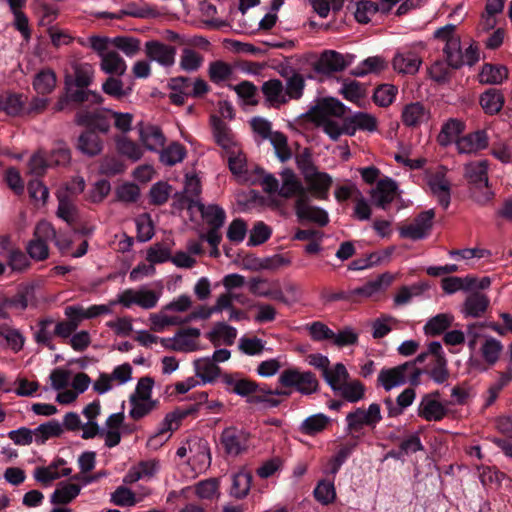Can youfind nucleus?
Instances as JSON below:
<instances>
[{"instance_id": "nucleus-1", "label": "nucleus", "mask_w": 512, "mask_h": 512, "mask_svg": "<svg viewBox=\"0 0 512 512\" xmlns=\"http://www.w3.org/2000/svg\"><path fill=\"white\" fill-rule=\"evenodd\" d=\"M71 69L72 71L65 75V86L71 100L101 104L102 96L97 92L86 89L93 82L94 67L89 63L73 61Z\"/></svg>"}, {"instance_id": "nucleus-2", "label": "nucleus", "mask_w": 512, "mask_h": 512, "mask_svg": "<svg viewBox=\"0 0 512 512\" xmlns=\"http://www.w3.org/2000/svg\"><path fill=\"white\" fill-rule=\"evenodd\" d=\"M262 179L260 184L263 190L269 194H277L278 196L290 199H300L306 195V189L298 175L290 168H285L280 172V181L272 174H266L264 170H259Z\"/></svg>"}, {"instance_id": "nucleus-3", "label": "nucleus", "mask_w": 512, "mask_h": 512, "mask_svg": "<svg viewBox=\"0 0 512 512\" xmlns=\"http://www.w3.org/2000/svg\"><path fill=\"white\" fill-rule=\"evenodd\" d=\"M434 35L445 42L443 51L452 68H458L464 64L472 65L477 61V50L472 45L466 49L465 53L462 52L460 38L455 34L454 25L439 28Z\"/></svg>"}, {"instance_id": "nucleus-4", "label": "nucleus", "mask_w": 512, "mask_h": 512, "mask_svg": "<svg viewBox=\"0 0 512 512\" xmlns=\"http://www.w3.org/2000/svg\"><path fill=\"white\" fill-rule=\"evenodd\" d=\"M422 374L423 371L415 365V362L409 361L395 367L381 369L377 383L388 392L406 383L411 386L420 385Z\"/></svg>"}, {"instance_id": "nucleus-5", "label": "nucleus", "mask_w": 512, "mask_h": 512, "mask_svg": "<svg viewBox=\"0 0 512 512\" xmlns=\"http://www.w3.org/2000/svg\"><path fill=\"white\" fill-rule=\"evenodd\" d=\"M154 380L151 377H142L138 380L134 392L129 397V415L134 420H140L150 414L158 405L152 399Z\"/></svg>"}, {"instance_id": "nucleus-6", "label": "nucleus", "mask_w": 512, "mask_h": 512, "mask_svg": "<svg viewBox=\"0 0 512 512\" xmlns=\"http://www.w3.org/2000/svg\"><path fill=\"white\" fill-rule=\"evenodd\" d=\"M176 455L179 458L187 457V463L195 473H202L211 464V454L208 442L199 437H193L180 446Z\"/></svg>"}, {"instance_id": "nucleus-7", "label": "nucleus", "mask_w": 512, "mask_h": 512, "mask_svg": "<svg viewBox=\"0 0 512 512\" xmlns=\"http://www.w3.org/2000/svg\"><path fill=\"white\" fill-rule=\"evenodd\" d=\"M306 184V195L317 200H328L333 178L326 172L319 171L313 164L299 166Z\"/></svg>"}, {"instance_id": "nucleus-8", "label": "nucleus", "mask_w": 512, "mask_h": 512, "mask_svg": "<svg viewBox=\"0 0 512 512\" xmlns=\"http://www.w3.org/2000/svg\"><path fill=\"white\" fill-rule=\"evenodd\" d=\"M488 169L489 162L487 160L472 161L464 167V175L467 181L475 189H485L482 194H475V200L480 204H486L494 197L493 191L488 186Z\"/></svg>"}, {"instance_id": "nucleus-9", "label": "nucleus", "mask_w": 512, "mask_h": 512, "mask_svg": "<svg viewBox=\"0 0 512 512\" xmlns=\"http://www.w3.org/2000/svg\"><path fill=\"white\" fill-rule=\"evenodd\" d=\"M416 413L427 422H440L449 414L448 401L442 399L438 390L425 393L420 398Z\"/></svg>"}, {"instance_id": "nucleus-10", "label": "nucleus", "mask_w": 512, "mask_h": 512, "mask_svg": "<svg viewBox=\"0 0 512 512\" xmlns=\"http://www.w3.org/2000/svg\"><path fill=\"white\" fill-rule=\"evenodd\" d=\"M278 382L287 388H294L303 395H310L317 391L318 380L310 371H302L299 368L291 367L283 370Z\"/></svg>"}, {"instance_id": "nucleus-11", "label": "nucleus", "mask_w": 512, "mask_h": 512, "mask_svg": "<svg viewBox=\"0 0 512 512\" xmlns=\"http://www.w3.org/2000/svg\"><path fill=\"white\" fill-rule=\"evenodd\" d=\"M447 172V168L442 165L425 171V182L444 209L448 208L451 199V182L447 178Z\"/></svg>"}, {"instance_id": "nucleus-12", "label": "nucleus", "mask_w": 512, "mask_h": 512, "mask_svg": "<svg viewBox=\"0 0 512 512\" xmlns=\"http://www.w3.org/2000/svg\"><path fill=\"white\" fill-rule=\"evenodd\" d=\"M159 298V293L142 286L139 289H125L117 295V299L112 301V304H121L125 308L137 305L142 309L149 310L156 307Z\"/></svg>"}, {"instance_id": "nucleus-13", "label": "nucleus", "mask_w": 512, "mask_h": 512, "mask_svg": "<svg viewBox=\"0 0 512 512\" xmlns=\"http://www.w3.org/2000/svg\"><path fill=\"white\" fill-rule=\"evenodd\" d=\"M135 429V425L125 423L123 412L113 413L108 416L101 428V438L104 439L107 448H113L121 442L122 435L131 434Z\"/></svg>"}, {"instance_id": "nucleus-14", "label": "nucleus", "mask_w": 512, "mask_h": 512, "mask_svg": "<svg viewBox=\"0 0 512 512\" xmlns=\"http://www.w3.org/2000/svg\"><path fill=\"white\" fill-rule=\"evenodd\" d=\"M132 366L124 363L116 366L111 373H101L93 383V389L98 394H105L116 386L126 384L132 379Z\"/></svg>"}, {"instance_id": "nucleus-15", "label": "nucleus", "mask_w": 512, "mask_h": 512, "mask_svg": "<svg viewBox=\"0 0 512 512\" xmlns=\"http://www.w3.org/2000/svg\"><path fill=\"white\" fill-rule=\"evenodd\" d=\"M382 420L381 407L372 403L367 409L357 408L346 416L347 428L350 432H358L364 426L375 428Z\"/></svg>"}, {"instance_id": "nucleus-16", "label": "nucleus", "mask_w": 512, "mask_h": 512, "mask_svg": "<svg viewBox=\"0 0 512 512\" xmlns=\"http://www.w3.org/2000/svg\"><path fill=\"white\" fill-rule=\"evenodd\" d=\"M220 443L227 455L237 456L248 450L250 433L241 428L227 427L221 433Z\"/></svg>"}, {"instance_id": "nucleus-17", "label": "nucleus", "mask_w": 512, "mask_h": 512, "mask_svg": "<svg viewBox=\"0 0 512 512\" xmlns=\"http://www.w3.org/2000/svg\"><path fill=\"white\" fill-rule=\"evenodd\" d=\"M235 153L227 155L229 169L232 174L236 177L238 182L256 184L261 182L263 176L259 173L261 168L256 167L254 171H249L247 160L245 155L242 153L241 147L236 150Z\"/></svg>"}, {"instance_id": "nucleus-18", "label": "nucleus", "mask_w": 512, "mask_h": 512, "mask_svg": "<svg viewBox=\"0 0 512 512\" xmlns=\"http://www.w3.org/2000/svg\"><path fill=\"white\" fill-rule=\"evenodd\" d=\"M434 218V211L427 210L420 213L413 222L403 225L399 228V234L402 238L419 240L425 238L431 227Z\"/></svg>"}, {"instance_id": "nucleus-19", "label": "nucleus", "mask_w": 512, "mask_h": 512, "mask_svg": "<svg viewBox=\"0 0 512 512\" xmlns=\"http://www.w3.org/2000/svg\"><path fill=\"white\" fill-rule=\"evenodd\" d=\"M71 468L67 466V462L62 458H57L47 466H38L34 469V479L44 485L48 486L53 481L71 474Z\"/></svg>"}, {"instance_id": "nucleus-20", "label": "nucleus", "mask_w": 512, "mask_h": 512, "mask_svg": "<svg viewBox=\"0 0 512 512\" xmlns=\"http://www.w3.org/2000/svg\"><path fill=\"white\" fill-rule=\"evenodd\" d=\"M210 121L216 143L227 155L237 152L236 150L240 148V145L227 124L216 115L211 116Z\"/></svg>"}, {"instance_id": "nucleus-21", "label": "nucleus", "mask_w": 512, "mask_h": 512, "mask_svg": "<svg viewBox=\"0 0 512 512\" xmlns=\"http://www.w3.org/2000/svg\"><path fill=\"white\" fill-rule=\"evenodd\" d=\"M295 213L301 221L314 222L320 226H325L329 222L328 213L322 208L311 205L308 195L295 200Z\"/></svg>"}, {"instance_id": "nucleus-22", "label": "nucleus", "mask_w": 512, "mask_h": 512, "mask_svg": "<svg viewBox=\"0 0 512 512\" xmlns=\"http://www.w3.org/2000/svg\"><path fill=\"white\" fill-rule=\"evenodd\" d=\"M489 136L484 129L476 130L459 137L456 140V149L460 154H476L488 147Z\"/></svg>"}, {"instance_id": "nucleus-23", "label": "nucleus", "mask_w": 512, "mask_h": 512, "mask_svg": "<svg viewBox=\"0 0 512 512\" xmlns=\"http://www.w3.org/2000/svg\"><path fill=\"white\" fill-rule=\"evenodd\" d=\"M161 468L160 461L148 459L133 465L123 478L125 484H133L137 481H148L156 476Z\"/></svg>"}, {"instance_id": "nucleus-24", "label": "nucleus", "mask_w": 512, "mask_h": 512, "mask_svg": "<svg viewBox=\"0 0 512 512\" xmlns=\"http://www.w3.org/2000/svg\"><path fill=\"white\" fill-rule=\"evenodd\" d=\"M248 287L249 291L255 296L280 302L286 301L278 281L265 278H252L249 281Z\"/></svg>"}, {"instance_id": "nucleus-25", "label": "nucleus", "mask_w": 512, "mask_h": 512, "mask_svg": "<svg viewBox=\"0 0 512 512\" xmlns=\"http://www.w3.org/2000/svg\"><path fill=\"white\" fill-rule=\"evenodd\" d=\"M397 189V183L394 180L389 177L382 178L370 192L372 201L377 207L386 209L396 198Z\"/></svg>"}, {"instance_id": "nucleus-26", "label": "nucleus", "mask_w": 512, "mask_h": 512, "mask_svg": "<svg viewBox=\"0 0 512 512\" xmlns=\"http://www.w3.org/2000/svg\"><path fill=\"white\" fill-rule=\"evenodd\" d=\"M377 128V118L367 112H355L345 118V134L349 136H353L358 130L375 132Z\"/></svg>"}, {"instance_id": "nucleus-27", "label": "nucleus", "mask_w": 512, "mask_h": 512, "mask_svg": "<svg viewBox=\"0 0 512 512\" xmlns=\"http://www.w3.org/2000/svg\"><path fill=\"white\" fill-rule=\"evenodd\" d=\"M90 383L91 380L87 374L77 373L70 381L72 389L59 392L56 396V401L64 405L71 404L77 399L79 394L84 393L88 389Z\"/></svg>"}, {"instance_id": "nucleus-28", "label": "nucleus", "mask_w": 512, "mask_h": 512, "mask_svg": "<svg viewBox=\"0 0 512 512\" xmlns=\"http://www.w3.org/2000/svg\"><path fill=\"white\" fill-rule=\"evenodd\" d=\"M194 411H196V409L178 408L168 413L162 422L161 430L157 434L149 438L148 445H153V443L156 442L158 438H160L161 440H163V438L167 439L169 437V433L178 428L181 420L186 418L190 413Z\"/></svg>"}, {"instance_id": "nucleus-29", "label": "nucleus", "mask_w": 512, "mask_h": 512, "mask_svg": "<svg viewBox=\"0 0 512 512\" xmlns=\"http://www.w3.org/2000/svg\"><path fill=\"white\" fill-rule=\"evenodd\" d=\"M238 335L236 328L224 323L217 322L206 334V338L215 346H230L234 344Z\"/></svg>"}, {"instance_id": "nucleus-30", "label": "nucleus", "mask_w": 512, "mask_h": 512, "mask_svg": "<svg viewBox=\"0 0 512 512\" xmlns=\"http://www.w3.org/2000/svg\"><path fill=\"white\" fill-rule=\"evenodd\" d=\"M416 399V391L412 387L405 388L393 402L391 398H386L384 404L387 408L388 417H398L409 408Z\"/></svg>"}, {"instance_id": "nucleus-31", "label": "nucleus", "mask_w": 512, "mask_h": 512, "mask_svg": "<svg viewBox=\"0 0 512 512\" xmlns=\"http://www.w3.org/2000/svg\"><path fill=\"white\" fill-rule=\"evenodd\" d=\"M429 118V110L420 102L405 105L401 113L402 122L408 127L420 126L427 122Z\"/></svg>"}, {"instance_id": "nucleus-32", "label": "nucleus", "mask_w": 512, "mask_h": 512, "mask_svg": "<svg viewBox=\"0 0 512 512\" xmlns=\"http://www.w3.org/2000/svg\"><path fill=\"white\" fill-rule=\"evenodd\" d=\"M147 56L163 66H171L175 60V49L158 41H149L145 45Z\"/></svg>"}, {"instance_id": "nucleus-33", "label": "nucleus", "mask_w": 512, "mask_h": 512, "mask_svg": "<svg viewBox=\"0 0 512 512\" xmlns=\"http://www.w3.org/2000/svg\"><path fill=\"white\" fill-rule=\"evenodd\" d=\"M139 138L146 149L158 152L165 144L166 138L162 130L155 125H141Z\"/></svg>"}, {"instance_id": "nucleus-34", "label": "nucleus", "mask_w": 512, "mask_h": 512, "mask_svg": "<svg viewBox=\"0 0 512 512\" xmlns=\"http://www.w3.org/2000/svg\"><path fill=\"white\" fill-rule=\"evenodd\" d=\"M393 282V276L388 273H384L377 277L375 280L369 281L365 285L359 288H355L350 291L349 297H364L370 298L375 294L388 288Z\"/></svg>"}, {"instance_id": "nucleus-35", "label": "nucleus", "mask_w": 512, "mask_h": 512, "mask_svg": "<svg viewBox=\"0 0 512 512\" xmlns=\"http://www.w3.org/2000/svg\"><path fill=\"white\" fill-rule=\"evenodd\" d=\"M347 65L348 62L342 54L333 50H328L322 53L316 67L321 73L332 74L344 70Z\"/></svg>"}, {"instance_id": "nucleus-36", "label": "nucleus", "mask_w": 512, "mask_h": 512, "mask_svg": "<svg viewBox=\"0 0 512 512\" xmlns=\"http://www.w3.org/2000/svg\"><path fill=\"white\" fill-rule=\"evenodd\" d=\"M344 113V105L335 98H324L310 111L313 120L341 116Z\"/></svg>"}, {"instance_id": "nucleus-37", "label": "nucleus", "mask_w": 512, "mask_h": 512, "mask_svg": "<svg viewBox=\"0 0 512 512\" xmlns=\"http://www.w3.org/2000/svg\"><path fill=\"white\" fill-rule=\"evenodd\" d=\"M57 85V76L50 68L41 69L33 78L32 87L41 96L51 94Z\"/></svg>"}, {"instance_id": "nucleus-38", "label": "nucleus", "mask_w": 512, "mask_h": 512, "mask_svg": "<svg viewBox=\"0 0 512 512\" xmlns=\"http://www.w3.org/2000/svg\"><path fill=\"white\" fill-rule=\"evenodd\" d=\"M503 346L501 342L492 336H484L479 353L482 363L488 368L493 366L500 357Z\"/></svg>"}, {"instance_id": "nucleus-39", "label": "nucleus", "mask_w": 512, "mask_h": 512, "mask_svg": "<svg viewBox=\"0 0 512 512\" xmlns=\"http://www.w3.org/2000/svg\"><path fill=\"white\" fill-rule=\"evenodd\" d=\"M393 68L398 73L414 74L418 71L421 60L412 51L398 52L393 58Z\"/></svg>"}, {"instance_id": "nucleus-40", "label": "nucleus", "mask_w": 512, "mask_h": 512, "mask_svg": "<svg viewBox=\"0 0 512 512\" xmlns=\"http://www.w3.org/2000/svg\"><path fill=\"white\" fill-rule=\"evenodd\" d=\"M340 93L347 101L352 102L360 107L365 106L367 102L366 85L355 80L344 82L340 89Z\"/></svg>"}, {"instance_id": "nucleus-41", "label": "nucleus", "mask_w": 512, "mask_h": 512, "mask_svg": "<svg viewBox=\"0 0 512 512\" xmlns=\"http://www.w3.org/2000/svg\"><path fill=\"white\" fill-rule=\"evenodd\" d=\"M262 93L270 106L279 107L287 102L284 86L278 79L266 81L262 85Z\"/></svg>"}, {"instance_id": "nucleus-42", "label": "nucleus", "mask_w": 512, "mask_h": 512, "mask_svg": "<svg viewBox=\"0 0 512 512\" xmlns=\"http://www.w3.org/2000/svg\"><path fill=\"white\" fill-rule=\"evenodd\" d=\"M489 299L486 295L480 293H473L469 295L462 307V314L465 317H480L487 310Z\"/></svg>"}, {"instance_id": "nucleus-43", "label": "nucleus", "mask_w": 512, "mask_h": 512, "mask_svg": "<svg viewBox=\"0 0 512 512\" xmlns=\"http://www.w3.org/2000/svg\"><path fill=\"white\" fill-rule=\"evenodd\" d=\"M101 70L109 75L122 76L127 70L125 60L116 51L105 53L100 58Z\"/></svg>"}, {"instance_id": "nucleus-44", "label": "nucleus", "mask_w": 512, "mask_h": 512, "mask_svg": "<svg viewBox=\"0 0 512 512\" xmlns=\"http://www.w3.org/2000/svg\"><path fill=\"white\" fill-rule=\"evenodd\" d=\"M478 326L476 324L468 325L467 327V338L468 348L470 350V357L467 361V365L471 371L483 372L487 370V367L476 355V345L481 335L477 331Z\"/></svg>"}, {"instance_id": "nucleus-45", "label": "nucleus", "mask_w": 512, "mask_h": 512, "mask_svg": "<svg viewBox=\"0 0 512 512\" xmlns=\"http://www.w3.org/2000/svg\"><path fill=\"white\" fill-rule=\"evenodd\" d=\"M465 129V124L463 121L458 119H449L446 121L437 136V141L441 146H447L451 144L453 141L459 138L458 136Z\"/></svg>"}, {"instance_id": "nucleus-46", "label": "nucleus", "mask_w": 512, "mask_h": 512, "mask_svg": "<svg viewBox=\"0 0 512 512\" xmlns=\"http://www.w3.org/2000/svg\"><path fill=\"white\" fill-rule=\"evenodd\" d=\"M81 491V486L71 482H62L50 497L52 504L66 505L72 502Z\"/></svg>"}, {"instance_id": "nucleus-47", "label": "nucleus", "mask_w": 512, "mask_h": 512, "mask_svg": "<svg viewBox=\"0 0 512 512\" xmlns=\"http://www.w3.org/2000/svg\"><path fill=\"white\" fill-rule=\"evenodd\" d=\"M275 395L288 396L289 393L283 390H266L257 386L256 392L249 397L248 402L254 405L261 404L264 408H274L280 404V400Z\"/></svg>"}, {"instance_id": "nucleus-48", "label": "nucleus", "mask_w": 512, "mask_h": 512, "mask_svg": "<svg viewBox=\"0 0 512 512\" xmlns=\"http://www.w3.org/2000/svg\"><path fill=\"white\" fill-rule=\"evenodd\" d=\"M158 152L160 162L166 166H174L182 162L187 154L186 148L178 142H172L167 147L163 146Z\"/></svg>"}, {"instance_id": "nucleus-49", "label": "nucleus", "mask_w": 512, "mask_h": 512, "mask_svg": "<svg viewBox=\"0 0 512 512\" xmlns=\"http://www.w3.org/2000/svg\"><path fill=\"white\" fill-rule=\"evenodd\" d=\"M34 238L43 239L47 243L55 239V243L62 253H67L68 246H70V242L67 239L56 238V232L53 226L47 221H41L37 224L34 231Z\"/></svg>"}, {"instance_id": "nucleus-50", "label": "nucleus", "mask_w": 512, "mask_h": 512, "mask_svg": "<svg viewBox=\"0 0 512 512\" xmlns=\"http://www.w3.org/2000/svg\"><path fill=\"white\" fill-rule=\"evenodd\" d=\"M479 102L486 114L494 115L502 109L504 97L499 90L492 88L481 94Z\"/></svg>"}, {"instance_id": "nucleus-51", "label": "nucleus", "mask_w": 512, "mask_h": 512, "mask_svg": "<svg viewBox=\"0 0 512 512\" xmlns=\"http://www.w3.org/2000/svg\"><path fill=\"white\" fill-rule=\"evenodd\" d=\"M151 329L156 332L163 331L168 326L181 325L184 323L183 318L166 311L164 307L160 312L153 313L149 316Z\"/></svg>"}, {"instance_id": "nucleus-52", "label": "nucleus", "mask_w": 512, "mask_h": 512, "mask_svg": "<svg viewBox=\"0 0 512 512\" xmlns=\"http://www.w3.org/2000/svg\"><path fill=\"white\" fill-rule=\"evenodd\" d=\"M26 97L22 94L7 93L0 96L1 111L7 115H20L25 109Z\"/></svg>"}, {"instance_id": "nucleus-53", "label": "nucleus", "mask_w": 512, "mask_h": 512, "mask_svg": "<svg viewBox=\"0 0 512 512\" xmlns=\"http://www.w3.org/2000/svg\"><path fill=\"white\" fill-rule=\"evenodd\" d=\"M331 419L325 414L318 413L307 417L300 425V431L309 436H314L324 431L330 424Z\"/></svg>"}, {"instance_id": "nucleus-54", "label": "nucleus", "mask_w": 512, "mask_h": 512, "mask_svg": "<svg viewBox=\"0 0 512 512\" xmlns=\"http://www.w3.org/2000/svg\"><path fill=\"white\" fill-rule=\"evenodd\" d=\"M199 210L204 221L213 228L220 229L226 219V213L223 208L216 204L199 205Z\"/></svg>"}, {"instance_id": "nucleus-55", "label": "nucleus", "mask_w": 512, "mask_h": 512, "mask_svg": "<svg viewBox=\"0 0 512 512\" xmlns=\"http://www.w3.org/2000/svg\"><path fill=\"white\" fill-rule=\"evenodd\" d=\"M325 381L334 391H338L349 379V373L342 363H337L325 370Z\"/></svg>"}, {"instance_id": "nucleus-56", "label": "nucleus", "mask_w": 512, "mask_h": 512, "mask_svg": "<svg viewBox=\"0 0 512 512\" xmlns=\"http://www.w3.org/2000/svg\"><path fill=\"white\" fill-rule=\"evenodd\" d=\"M507 76L508 71L504 66L485 64L479 73V81L483 84H500Z\"/></svg>"}, {"instance_id": "nucleus-57", "label": "nucleus", "mask_w": 512, "mask_h": 512, "mask_svg": "<svg viewBox=\"0 0 512 512\" xmlns=\"http://www.w3.org/2000/svg\"><path fill=\"white\" fill-rule=\"evenodd\" d=\"M78 149L89 156L97 155L102 150V143L95 131L82 133L78 140Z\"/></svg>"}, {"instance_id": "nucleus-58", "label": "nucleus", "mask_w": 512, "mask_h": 512, "mask_svg": "<svg viewBox=\"0 0 512 512\" xmlns=\"http://www.w3.org/2000/svg\"><path fill=\"white\" fill-rule=\"evenodd\" d=\"M195 371L197 377L204 383L213 382L220 374V368L209 358H203L195 361Z\"/></svg>"}, {"instance_id": "nucleus-59", "label": "nucleus", "mask_w": 512, "mask_h": 512, "mask_svg": "<svg viewBox=\"0 0 512 512\" xmlns=\"http://www.w3.org/2000/svg\"><path fill=\"white\" fill-rule=\"evenodd\" d=\"M252 475L246 471H240L233 476L230 494L231 496L242 499L250 491Z\"/></svg>"}, {"instance_id": "nucleus-60", "label": "nucleus", "mask_w": 512, "mask_h": 512, "mask_svg": "<svg viewBox=\"0 0 512 512\" xmlns=\"http://www.w3.org/2000/svg\"><path fill=\"white\" fill-rule=\"evenodd\" d=\"M453 320L454 317L449 313L437 314L425 324V334L431 336L439 335L451 326Z\"/></svg>"}, {"instance_id": "nucleus-61", "label": "nucleus", "mask_w": 512, "mask_h": 512, "mask_svg": "<svg viewBox=\"0 0 512 512\" xmlns=\"http://www.w3.org/2000/svg\"><path fill=\"white\" fill-rule=\"evenodd\" d=\"M194 491L201 500L218 499L220 496L219 481L215 478L200 481L194 486Z\"/></svg>"}, {"instance_id": "nucleus-62", "label": "nucleus", "mask_w": 512, "mask_h": 512, "mask_svg": "<svg viewBox=\"0 0 512 512\" xmlns=\"http://www.w3.org/2000/svg\"><path fill=\"white\" fill-rule=\"evenodd\" d=\"M54 335V321L52 319L47 318L38 322L34 333L35 341L38 344L53 348L52 340Z\"/></svg>"}, {"instance_id": "nucleus-63", "label": "nucleus", "mask_w": 512, "mask_h": 512, "mask_svg": "<svg viewBox=\"0 0 512 512\" xmlns=\"http://www.w3.org/2000/svg\"><path fill=\"white\" fill-rule=\"evenodd\" d=\"M387 62L381 56H372L363 60L354 70L356 76H365L370 73H379L386 69Z\"/></svg>"}, {"instance_id": "nucleus-64", "label": "nucleus", "mask_w": 512, "mask_h": 512, "mask_svg": "<svg viewBox=\"0 0 512 512\" xmlns=\"http://www.w3.org/2000/svg\"><path fill=\"white\" fill-rule=\"evenodd\" d=\"M398 93V88L392 84H383L377 87L373 94V100L380 107L390 106Z\"/></svg>"}]
</instances>
